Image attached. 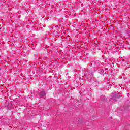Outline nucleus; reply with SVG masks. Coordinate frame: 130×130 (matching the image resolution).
Returning <instances> with one entry per match:
<instances>
[{
	"mask_svg": "<svg viewBox=\"0 0 130 130\" xmlns=\"http://www.w3.org/2000/svg\"><path fill=\"white\" fill-rule=\"evenodd\" d=\"M38 96L39 99H40L41 98H44V99H45V97H46V92L44 90L40 91L38 93Z\"/></svg>",
	"mask_w": 130,
	"mask_h": 130,
	"instance_id": "obj_1",
	"label": "nucleus"
},
{
	"mask_svg": "<svg viewBox=\"0 0 130 130\" xmlns=\"http://www.w3.org/2000/svg\"><path fill=\"white\" fill-rule=\"evenodd\" d=\"M107 71H108V68H105V72H107Z\"/></svg>",
	"mask_w": 130,
	"mask_h": 130,
	"instance_id": "obj_7",
	"label": "nucleus"
},
{
	"mask_svg": "<svg viewBox=\"0 0 130 130\" xmlns=\"http://www.w3.org/2000/svg\"><path fill=\"white\" fill-rule=\"evenodd\" d=\"M81 119H79V121H81Z\"/></svg>",
	"mask_w": 130,
	"mask_h": 130,
	"instance_id": "obj_9",
	"label": "nucleus"
},
{
	"mask_svg": "<svg viewBox=\"0 0 130 130\" xmlns=\"http://www.w3.org/2000/svg\"><path fill=\"white\" fill-rule=\"evenodd\" d=\"M129 108V106H127V108L125 109V110H126V111H128Z\"/></svg>",
	"mask_w": 130,
	"mask_h": 130,
	"instance_id": "obj_6",
	"label": "nucleus"
},
{
	"mask_svg": "<svg viewBox=\"0 0 130 130\" xmlns=\"http://www.w3.org/2000/svg\"><path fill=\"white\" fill-rule=\"evenodd\" d=\"M99 74H101V75H104V70L103 69H100L98 70Z\"/></svg>",
	"mask_w": 130,
	"mask_h": 130,
	"instance_id": "obj_4",
	"label": "nucleus"
},
{
	"mask_svg": "<svg viewBox=\"0 0 130 130\" xmlns=\"http://www.w3.org/2000/svg\"><path fill=\"white\" fill-rule=\"evenodd\" d=\"M122 95L120 93H115L112 96V99L113 100H117V99H119L120 97H121Z\"/></svg>",
	"mask_w": 130,
	"mask_h": 130,
	"instance_id": "obj_2",
	"label": "nucleus"
},
{
	"mask_svg": "<svg viewBox=\"0 0 130 130\" xmlns=\"http://www.w3.org/2000/svg\"><path fill=\"white\" fill-rule=\"evenodd\" d=\"M7 107H8L9 110H11V109H12V105H11V104H8V105H7Z\"/></svg>",
	"mask_w": 130,
	"mask_h": 130,
	"instance_id": "obj_5",
	"label": "nucleus"
},
{
	"mask_svg": "<svg viewBox=\"0 0 130 130\" xmlns=\"http://www.w3.org/2000/svg\"><path fill=\"white\" fill-rule=\"evenodd\" d=\"M1 119H4V117L2 116Z\"/></svg>",
	"mask_w": 130,
	"mask_h": 130,
	"instance_id": "obj_8",
	"label": "nucleus"
},
{
	"mask_svg": "<svg viewBox=\"0 0 130 130\" xmlns=\"http://www.w3.org/2000/svg\"><path fill=\"white\" fill-rule=\"evenodd\" d=\"M90 84H94L95 86H97V84H98V82H97V80L96 78L94 77H91L90 79H89Z\"/></svg>",
	"mask_w": 130,
	"mask_h": 130,
	"instance_id": "obj_3",
	"label": "nucleus"
}]
</instances>
